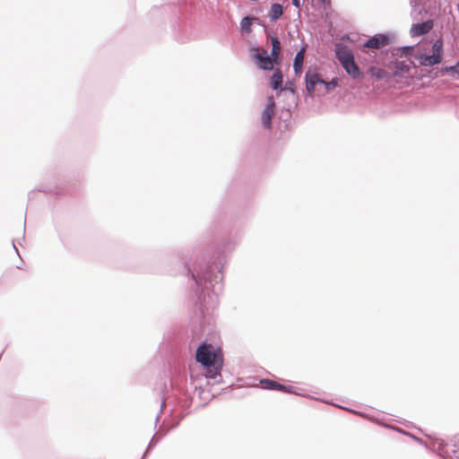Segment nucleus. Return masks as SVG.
<instances>
[{"instance_id": "7", "label": "nucleus", "mask_w": 459, "mask_h": 459, "mask_svg": "<svg viewBox=\"0 0 459 459\" xmlns=\"http://www.w3.org/2000/svg\"><path fill=\"white\" fill-rule=\"evenodd\" d=\"M433 26L434 23L431 20L421 23H416L411 26L410 33L411 37H419L429 33L432 30Z\"/></svg>"}, {"instance_id": "8", "label": "nucleus", "mask_w": 459, "mask_h": 459, "mask_svg": "<svg viewBox=\"0 0 459 459\" xmlns=\"http://www.w3.org/2000/svg\"><path fill=\"white\" fill-rule=\"evenodd\" d=\"M274 107H275L274 101H273V98L271 97V98H269L268 104L265 106V108L262 113V124H263L264 127H265V128L271 127L272 118L274 115Z\"/></svg>"}, {"instance_id": "3", "label": "nucleus", "mask_w": 459, "mask_h": 459, "mask_svg": "<svg viewBox=\"0 0 459 459\" xmlns=\"http://www.w3.org/2000/svg\"><path fill=\"white\" fill-rule=\"evenodd\" d=\"M335 54L342 66L350 76L353 79L362 78L363 74L355 63L354 55L348 47L337 44L335 48Z\"/></svg>"}, {"instance_id": "1", "label": "nucleus", "mask_w": 459, "mask_h": 459, "mask_svg": "<svg viewBox=\"0 0 459 459\" xmlns=\"http://www.w3.org/2000/svg\"><path fill=\"white\" fill-rule=\"evenodd\" d=\"M443 40L437 39L434 43L423 41L416 47H405L403 53L412 56L420 66H433L443 59Z\"/></svg>"}, {"instance_id": "15", "label": "nucleus", "mask_w": 459, "mask_h": 459, "mask_svg": "<svg viewBox=\"0 0 459 459\" xmlns=\"http://www.w3.org/2000/svg\"><path fill=\"white\" fill-rule=\"evenodd\" d=\"M370 74L377 79H383L385 76V71L378 67H371Z\"/></svg>"}, {"instance_id": "5", "label": "nucleus", "mask_w": 459, "mask_h": 459, "mask_svg": "<svg viewBox=\"0 0 459 459\" xmlns=\"http://www.w3.org/2000/svg\"><path fill=\"white\" fill-rule=\"evenodd\" d=\"M252 51L255 52L253 57L259 68L263 70H273L275 62L272 56H268L266 50L263 48H253Z\"/></svg>"}, {"instance_id": "2", "label": "nucleus", "mask_w": 459, "mask_h": 459, "mask_svg": "<svg viewBox=\"0 0 459 459\" xmlns=\"http://www.w3.org/2000/svg\"><path fill=\"white\" fill-rule=\"evenodd\" d=\"M195 359L208 369L210 377H215L219 374L222 364V355L219 348L204 342L196 350Z\"/></svg>"}, {"instance_id": "4", "label": "nucleus", "mask_w": 459, "mask_h": 459, "mask_svg": "<svg viewBox=\"0 0 459 459\" xmlns=\"http://www.w3.org/2000/svg\"><path fill=\"white\" fill-rule=\"evenodd\" d=\"M333 86L335 83L331 82ZM330 83L325 82L322 80L317 74L307 73L306 75V87L309 93H325L329 90Z\"/></svg>"}, {"instance_id": "17", "label": "nucleus", "mask_w": 459, "mask_h": 459, "mask_svg": "<svg viewBox=\"0 0 459 459\" xmlns=\"http://www.w3.org/2000/svg\"><path fill=\"white\" fill-rule=\"evenodd\" d=\"M294 4L298 5V0H293Z\"/></svg>"}, {"instance_id": "6", "label": "nucleus", "mask_w": 459, "mask_h": 459, "mask_svg": "<svg viewBox=\"0 0 459 459\" xmlns=\"http://www.w3.org/2000/svg\"><path fill=\"white\" fill-rule=\"evenodd\" d=\"M389 42V38L386 35L377 34L368 39L364 44V48L379 49L383 47L387 46Z\"/></svg>"}, {"instance_id": "16", "label": "nucleus", "mask_w": 459, "mask_h": 459, "mask_svg": "<svg viewBox=\"0 0 459 459\" xmlns=\"http://www.w3.org/2000/svg\"><path fill=\"white\" fill-rule=\"evenodd\" d=\"M252 20L251 18L249 17H245L242 19L241 21V29L247 32H250L251 31V26H252Z\"/></svg>"}, {"instance_id": "11", "label": "nucleus", "mask_w": 459, "mask_h": 459, "mask_svg": "<svg viewBox=\"0 0 459 459\" xmlns=\"http://www.w3.org/2000/svg\"><path fill=\"white\" fill-rule=\"evenodd\" d=\"M271 43H272V52L271 56L273 57L275 64H278L279 61V56L281 53V43L277 37H272L271 38Z\"/></svg>"}, {"instance_id": "13", "label": "nucleus", "mask_w": 459, "mask_h": 459, "mask_svg": "<svg viewBox=\"0 0 459 459\" xmlns=\"http://www.w3.org/2000/svg\"><path fill=\"white\" fill-rule=\"evenodd\" d=\"M304 55H305V49L302 48L300 51H299L295 56L294 59V70L296 74H299L301 72L302 65L304 61Z\"/></svg>"}, {"instance_id": "9", "label": "nucleus", "mask_w": 459, "mask_h": 459, "mask_svg": "<svg viewBox=\"0 0 459 459\" xmlns=\"http://www.w3.org/2000/svg\"><path fill=\"white\" fill-rule=\"evenodd\" d=\"M260 385L264 389L277 390L284 393H290L291 387L281 385L271 379H261Z\"/></svg>"}, {"instance_id": "12", "label": "nucleus", "mask_w": 459, "mask_h": 459, "mask_svg": "<svg viewBox=\"0 0 459 459\" xmlns=\"http://www.w3.org/2000/svg\"><path fill=\"white\" fill-rule=\"evenodd\" d=\"M282 81H283L282 74H281V70L277 69L276 71H274V73L271 78V87L273 90L279 89L282 84Z\"/></svg>"}, {"instance_id": "14", "label": "nucleus", "mask_w": 459, "mask_h": 459, "mask_svg": "<svg viewBox=\"0 0 459 459\" xmlns=\"http://www.w3.org/2000/svg\"><path fill=\"white\" fill-rule=\"evenodd\" d=\"M283 13L282 5L280 4H273L270 10V18L272 21L279 19Z\"/></svg>"}, {"instance_id": "10", "label": "nucleus", "mask_w": 459, "mask_h": 459, "mask_svg": "<svg viewBox=\"0 0 459 459\" xmlns=\"http://www.w3.org/2000/svg\"><path fill=\"white\" fill-rule=\"evenodd\" d=\"M411 66L404 62H396L394 74L395 76L407 77L410 74Z\"/></svg>"}]
</instances>
